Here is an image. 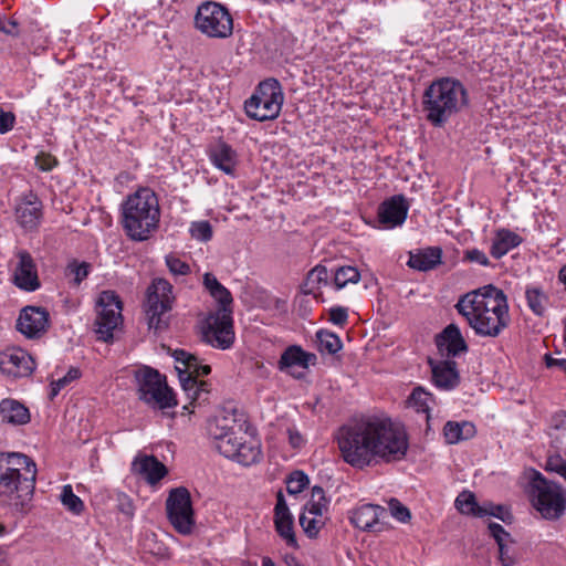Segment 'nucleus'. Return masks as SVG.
Wrapping results in <instances>:
<instances>
[{"label": "nucleus", "mask_w": 566, "mask_h": 566, "mask_svg": "<svg viewBox=\"0 0 566 566\" xmlns=\"http://www.w3.org/2000/svg\"><path fill=\"white\" fill-rule=\"evenodd\" d=\"M336 441L342 459L363 470L374 462H396L407 454L409 442L405 429L389 418L366 416L343 424Z\"/></svg>", "instance_id": "nucleus-1"}, {"label": "nucleus", "mask_w": 566, "mask_h": 566, "mask_svg": "<svg viewBox=\"0 0 566 566\" xmlns=\"http://www.w3.org/2000/svg\"><path fill=\"white\" fill-rule=\"evenodd\" d=\"M455 310L481 337H497L511 323L507 297L493 285L471 291L458 300Z\"/></svg>", "instance_id": "nucleus-2"}, {"label": "nucleus", "mask_w": 566, "mask_h": 566, "mask_svg": "<svg viewBox=\"0 0 566 566\" xmlns=\"http://www.w3.org/2000/svg\"><path fill=\"white\" fill-rule=\"evenodd\" d=\"M36 464L24 453L0 452V496L15 511L24 512L32 501Z\"/></svg>", "instance_id": "nucleus-3"}, {"label": "nucleus", "mask_w": 566, "mask_h": 566, "mask_svg": "<svg viewBox=\"0 0 566 566\" xmlns=\"http://www.w3.org/2000/svg\"><path fill=\"white\" fill-rule=\"evenodd\" d=\"M120 223L126 235L136 242L153 237L160 222V207L156 192L140 187L120 205Z\"/></svg>", "instance_id": "nucleus-4"}, {"label": "nucleus", "mask_w": 566, "mask_h": 566, "mask_svg": "<svg viewBox=\"0 0 566 566\" xmlns=\"http://www.w3.org/2000/svg\"><path fill=\"white\" fill-rule=\"evenodd\" d=\"M468 104V91L462 82L449 76L434 80L422 95L426 118L436 127H442Z\"/></svg>", "instance_id": "nucleus-5"}, {"label": "nucleus", "mask_w": 566, "mask_h": 566, "mask_svg": "<svg viewBox=\"0 0 566 566\" xmlns=\"http://www.w3.org/2000/svg\"><path fill=\"white\" fill-rule=\"evenodd\" d=\"M209 432L213 438L214 448L223 457L245 467L261 460V443L255 437L247 433L238 434L232 429L220 427L218 423L210 424Z\"/></svg>", "instance_id": "nucleus-6"}, {"label": "nucleus", "mask_w": 566, "mask_h": 566, "mask_svg": "<svg viewBox=\"0 0 566 566\" xmlns=\"http://www.w3.org/2000/svg\"><path fill=\"white\" fill-rule=\"evenodd\" d=\"M528 495L533 506L546 520H557L565 512L566 490L558 483L548 481L538 471L533 472Z\"/></svg>", "instance_id": "nucleus-7"}, {"label": "nucleus", "mask_w": 566, "mask_h": 566, "mask_svg": "<svg viewBox=\"0 0 566 566\" xmlns=\"http://www.w3.org/2000/svg\"><path fill=\"white\" fill-rule=\"evenodd\" d=\"M284 102L282 85L275 78L262 81L253 95L245 101L247 115L255 120L265 122L279 117Z\"/></svg>", "instance_id": "nucleus-8"}, {"label": "nucleus", "mask_w": 566, "mask_h": 566, "mask_svg": "<svg viewBox=\"0 0 566 566\" xmlns=\"http://www.w3.org/2000/svg\"><path fill=\"white\" fill-rule=\"evenodd\" d=\"M139 399L154 409L165 410L177 405L166 377L158 370L144 366L135 370Z\"/></svg>", "instance_id": "nucleus-9"}, {"label": "nucleus", "mask_w": 566, "mask_h": 566, "mask_svg": "<svg viewBox=\"0 0 566 566\" xmlns=\"http://www.w3.org/2000/svg\"><path fill=\"white\" fill-rule=\"evenodd\" d=\"M174 287L163 277L154 279L147 289L146 314L148 326L156 332L165 331L169 325V312L175 303Z\"/></svg>", "instance_id": "nucleus-10"}, {"label": "nucleus", "mask_w": 566, "mask_h": 566, "mask_svg": "<svg viewBox=\"0 0 566 566\" xmlns=\"http://www.w3.org/2000/svg\"><path fill=\"white\" fill-rule=\"evenodd\" d=\"M195 25L209 38L227 39L233 32V19L229 10L213 1H206L198 7Z\"/></svg>", "instance_id": "nucleus-11"}, {"label": "nucleus", "mask_w": 566, "mask_h": 566, "mask_svg": "<svg viewBox=\"0 0 566 566\" xmlns=\"http://www.w3.org/2000/svg\"><path fill=\"white\" fill-rule=\"evenodd\" d=\"M97 317L95 332L98 339L109 342L113 333L122 323V301L114 291H103L96 303Z\"/></svg>", "instance_id": "nucleus-12"}, {"label": "nucleus", "mask_w": 566, "mask_h": 566, "mask_svg": "<svg viewBox=\"0 0 566 566\" xmlns=\"http://www.w3.org/2000/svg\"><path fill=\"white\" fill-rule=\"evenodd\" d=\"M167 516L174 528L182 535H189L195 526L190 493L186 488L170 491L166 501Z\"/></svg>", "instance_id": "nucleus-13"}, {"label": "nucleus", "mask_w": 566, "mask_h": 566, "mask_svg": "<svg viewBox=\"0 0 566 566\" xmlns=\"http://www.w3.org/2000/svg\"><path fill=\"white\" fill-rule=\"evenodd\" d=\"M231 311H217L207 319L203 328V340L212 347L227 349L234 340L233 321Z\"/></svg>", "instance_id": "nucleus-14"}, {"label": "nucleus", "mask_w": 566, "mask_h": 566, "mask_svg": "<svg viewBox=\"0 0 566 566\" xmlns=\"http://www.w3.org/2000/svg\"><path fill=\"white\" fill-rule=\"evenodd\" d=\"M14 217L25 231L36 230L43 218V203L38 195L31 190L23 193L17 200Z\"/></svg>", "instance_id": "nucleus-15"}, {"label": "nucleus", "mask_w": 566, "mask_h": 566, "mask_svg": "<svg viewBox=\"0 0 566 566\" xmlns=\"http://www.w3.org/2000/svg\"><path fill=\"white\" fill-rule=\"evenodd\" d=\"M34 368L33 358L21 348L11 347L0 353V371L7 377H28Z\"/></svg>", "instance_id": "nucleus-16"}, {"label": "nucleus", "mask_w": 566, "mask_h": 566, "mask_svg": "<svg viewBox=\"0 0 566 566\" xmlns=\"http://www.w3.org/2000/svg\"><path fill=\"white\" fill-rule=\"evenodd\" d=\"M388 516L385 507L376 504H360L348 512L350 523L365 532H381L384 530L382 520Z\"/></svg>", "instance_id": "nucleus-17"}, {"label": "nucleus", "mask_w": 566, "mask_h": 566, "mask_svg": "<svg viewBox=\"0 0 566 566\" xmlns=\"http://www.w3.org/2000/svg\"><path fill=\"white\" fill-rule=\"evenodd\" d=\"M15 265L13 270L14 284L24 291L33 292L40 287L36 264L32 255L25 250L15 252Z\"/></svg>", "instance_id": "nucleus-18"}, {"label": "nucleus", "mask_w": 566, "mask_h": 566, "mask_svg": "<svg viewBox=\"0 0 566 566\" xmlns=\"http://www.w3.org/2000/svg\"><path fill=\"white\" fill-rule=\"evenodd\" d=\"M49 327V313L36 306L24 307L18 317L17 329L28 338L41 337Z\"/></svg>", "instance_id": "nucleus-19"}, {"label": "nucleus", "mask_w": 566, "mask_h": 566, "mask_svg": "<svg viewBox=\"0 0 566 566\" xmlns=\"http://www.w3.org/2000/svg\"><path fill=\"white\" fill-rule=\"evenodd\" d=\"M409 205L402 195L394 196L378 207V222L384 229H394L401 226L408 214Z\"/></svg>", "instance_id": "nucleus-20"}, {"label": "nucleus", "mask_w": 566, "mask_h": 566, "mask_svg": "<svg viewBox=\"0 0 566 566\" xmlns=\"http://www.w3.org/2000/svg\"><path fill=\"white\" fill-rule=\"evenodd\" d=\"M274 525L275 531L285 541L286 545L296 548L297 541L294 533V520L282 492H279L276 495Z\"/></svg>", "instance_id": "nucleus-21"}, {"label": "nucleus", "mask_w": 566, "mask_h": 566, "mask_svg": "<svg viewBox=\"0 0 566 566\" xmlns=\"http://www.w3.org/2000/svg\"><path fill=\"white\" fill-rule=\"evenodd\" d=\"M432 381L434 386L442 390H453L460 384V375L457 369V363L451 359L436 361L428 360Z\"/></svg>", "instance_id": "nucleus-22"}, {"label": "nucleus", "mask_w": 566, "mask_h": 566, "mask_svg": "<svg viewBox=\"0 0 566 566\" xmlns=\"http://www.w3.org/2000/svg\"><path fill=\"white\" fill-rule=\"evenodd\" d=\"M316 363V355L305 352L301 346L291 345L281 355L277 367L281 371L290 373L293 377L300 378L292 369L294 367L308 368Z\"/></svg>", "instance_id": "nucleus-23"}, {"label": "nucleus", "mask_w": 566, "mask_h": 566, "mask_svg": "<svg viewBox=\"0 0 566 566\" xmlns=\"http://www.w3.org/2000/svg\"><path fill=\"white\" fill-rule=\"evenodd\" d=\"M442 262V249L440 247H427L409 252L408 266L427 272L436 269Z\"/></svg>", "instance_id": "nucleus-24"}, {"label": "nucleus", "mask_w": 566, "mask_h": 566, "mask_svg": "<svg viewBox=\"0 0 566 566\" xmlns=\"http://www.w3.org/2000/svg\"><path fill=\"white\" fill-rule=\"evenodd\" d=\"M209 158L216 168L227 175L234 176L238 166V154L227 143L220 142L209 151Z\"/></svg>", "instance_id": "nucleus-25"}, {"label": "nucleus", "mask_w": 566, "mask_h": 566, "mask_svg": "<svg viewBox=\"0 0 566 566\" xmlns=\"http://www.w3.org/2000/svg\"><path fill=\"white\" fill-rule=\"evenodd\" d=\"M437 345L440 349L444 348L448 357H455L468 352V345L455 324H450L442 331L437 338Z\"/></svg>", "instance_id": "nucleus-26"}, {"label": "nucleus", "mask_w": 566, "mask_h": 566, "mask_svg": "<svg viewBox=\"0 0 566 566\" xmlns=\"http://www.w3.org/2000/svg\"><path fill=\"white\" fill-rule=\"evenodd\" d=\"M0 417L2 422L12 426L27 424L31 419L29 409L20 401L11 398L0 401Z\"/></svg>", "instance_id": "nucleus-27"}, {"label": "nucleus", "mask_w": 566, "mask_h": 566, "mask_svg": "<svg viewBox=\"0 0 566 566\" xmlns=\"http://www.w3.org/2000/svg\"><path fill=\"white\" fill-rule=\"evenodd\" d=\"M172 356L177 363L176 370L178 374L179 370H181L182 375L186 376L187 374H190L192 377L198 379V377L207 376L211 371L209 365H202L198 357L184 349H175Z\"/></svg>", "instance_id": "nucleus-28"}, {"label": "nucleus", "mask_w": 566, "mask_h": 566, "mask_svg": "<svg viewBox=\"0 0 566 566\" xmlns=\"http://www.w3.org/2000/svg\"><path fill=\"white\" fill-rule=\"evenodd\" d=\"M132 470L151 484L157 483L167 474L166 467L153 455L136 459L133 462Z\"/></svg>", "instance_id": "nucleus-29"}, {"label": "nucleus", "mask_w": 566, "mask_h": 566, "mask_svg": "<svg viewBox=\"0 0 566 566\" xmlns=\"http://www.w3.org/2000/svg\"><path fill=\"white\" fill-rule=\"evenodd\" d=\"M179 380L187 398L190 400V405L201 403L207 401L209 394V384L203 380H198L190 374L186 376L179 370Z\"/></svg>", "instance_id": "nucleus-30"}, {"label": "nucleus", "mask_w": 566, "mask_h": 566, "mask_svg": "<svg viewBox=\"0 0 566 566\" xmlns=\"http://www.w3.org/2000/svg\"><path fill=\"white\" fill-rule=\"evenodd\" d=\"M521 243L522 238L517 233L509 229H500L495 233L490 253L493 258L501 259L509 251L518 247Z\"/></svg>", "instance_id": "nucleus-31"}, {"label": "nucleus", "mask_w": 566, "mask_h": 566, "mask_svg": "<svg viewBox=\"0 0 566 566\" xmlns=\"http://www.w3.org/2000/svg\"><path fill=\"white\" fill-rule=\"evenodd\" d=\"M476 433L475 426L469 421H448L443 427V436L449 444L469 440Z\"/></svg>", "instance_id": "nucleus-32"}, {"label": "nucleus", "mask_w": 566, "mask_h": 566, "mask_svg": "<svg viewBox=\"0 0 566 566\" xmlns=\"http://www.w3.org/2000/svg\"><path fill=\"white\" fill-rule=\"evenodd\" d=\"M527 306L537 316H543L546 312L549 297L539 286H527L525 290Z\"/></svg>", "instance_id": "nucleus-33"}, {"label": "nucleus", "mask_w": 566, "mask_h": 566, "mask_svg": "<svg viewBox=\"0 0 566 566\" xmlns=\"http://www.w3.org/2000/svg\"><path fill=\"white\" fill-rule=\"evenodd\" d=\"M455 507L462 513L473 515L476 517H484L485 511L483 510L484 503L479 504L473 493L464 491L455 499Z\"/></svg>", "instance_id": "nucleus-34"}, {"label": "nucleus", "mask_w": 566, "mask_h": 566, "mask_svg": "<svg viewBox=\"0 0 566 566\" xmlns=\"http://www.w3.org/2000/svg\"><path fill=\"white\" fill-rule=\"evenodd\" d=\"M317 348L323 354L334 355L338 353L343 343L338 335L326 329H319L316 333Z\"/></svg>", "instance_id": "nucleus-35"}, {"label": "nucleus", "mask_w": 566, "mask_h": 566, "mask_svg": "<svg viewBox=\"0 0 566 566\" xmlns=\"http://www.w3.org/2000/svg\"><path fill=\"white\" fill-rule=\"evenodd\" d=\"M328 500L325 496L324 489L321 486H314L312 489L311 500L305 505V511L310 515L323 516V513L327 511Z\"/></svg>", "instance_id": "nucleus-36"}, {"label": "nucleus", "mask_w": 566, "mask_h": 566, "mask_svg": "<svg viewBox=\"0 0 566 566\" xmlns=\"http://www.w3.org/2000/svg\"><path fill=\"white\" fill-rule=\"evenodd\" d=\"M64 507L75 515L83 513L85 506L83 501L73 492L71 485H64L60 495Z\"/></svg>", "instance_id": "nucleus-37"}, {"label": "nucleus", "mask_w": 566, "mask_h": 566, "mask_svg": "<svg viewBox=\"0 0 566 566\" xmlns=\"http://www.w3.org/2000/svg\"><path fill=\"white\" fill-rule=\"evenodd\" d=\"M432 401V395L426 391L422 387L415 388L408 399L410 406L415 407L418 412L423 413H428L430 409V402Z\"/></svg>", "instance_id": "nucleus-38"}, {"label": "nucleus", "mask_w": 566, "mask_h": 566, "mask_svg": "<svg viewBox=\"0 0 566 566\" xmlns=\"http://www.w3.org/2000/svg\"><path fill=\"white\" fill-rule=\"evenodd\" d=\"M489 531L491 536L496 541L499 546L500 559L504 566H510L513 564L512 557H504V539L510 536L507 532L503 528V526L499 523H490Z\"/></svg>", "instance_id": "nucleus-39"}, {"label": "nucleus", "mask_w": 566, "mask_h": 566, "mask_svg": "<svg viewBox=\"0 0 566 566\" xmlns=\"http://www.w3.org/2000/svg\"><path fill=\"white\" fill-rule=\"evenodd\" d=\"M360 279L359 271L354 266H340L336 270L334 283L337 290L343 289L348 283H357Z\"/></svg>", "instance_id": "nucleus-40"}, {"label": "nucleus", "mask_w": 566, "mask_h": 566, "mask_svg": "<svg viewBox=\"0 0 566 566\" xmlns=\"http://www.w3.org/2000/svg\"><path fill=\"white\" fill-rule=\"evenodd\" d=\"M327 269L323 265H316L307 273L305 282V293H313L315 289H318L321 283H327Z\"/></svg>", "instance_id": "nucleus-41"}, {"label": "nucleus", "mask_w": 566, "mask_h": 566, "mask_svg": "<svg viewBox=\"0 0 566 566\" xmlns=\"http://www.w3.org/2000/svg\"><path fill=\"white\" fill-rule=\"evenodd\" d=\"M300 525L310 538H314L323 527L324 521L322 520V516L310 515L304 511L300 515Z\"/></svg>", "instance_id": "nucleus-42"}, {"label": "nucleus", "mask_w": 566, "mask_h": 566, "mask_svg": "<svg viewBox=\"0 0 566 566\" xmlns=\"http://www.w3.org/2000/svg\"><path fill=\"white\" fill-rule=\"evenodd\" d=\"M165 263L168 268L171 275L177 276H186L190 274L191 269L190 265L182 261L177 254L169 253L165 256Z\"/></svg>", "instance_id": "nucleus-43"}, {"label": "nucleus", "mask_w": 566, "mask_h": 566, "mask_svg": "<svg viewBox=\"0 0 566 566\" xmlns=\"http://www.w3.org/2000/svg\"><path fill=\"white\" fill-rule=\"evenodd\" d=\"M308 484V476L302 471H294L286 480V491L289 494L296 495L301 493Z\"/></svg>", "instance_id": "nucleus-44"}, {"label": "nucleus", "mask_w": 566, "mask_h": 566, "mask_svg": "<svg viewBox=\"0 0 566 566\" xmlns=\"http://www.w3.org/2000/svg\"><path fill=\"white\" fill-rule=\"evenodd\" d=\"M545 471L553 472L562 476L566 481V460L557 452L547 455Z\"/></svg>", "instance_id": "nucleus-45"}, {"label": "nucleus", "mask_w": 566, "mask_h": 566, "mask_svg": "<svg viewBox=\"0 0 566 566\" xmlns=\"http://www.w3.org/2000/svg\"><path fill=\"white\" fill-rule=\"evenodd\" d=\"M67 271L71 275H73L75 285H80L82 281L88 276L91 271V264L85 261L78 262L76 260H73L67 265Z\"/></svg>", "instance_id": "nucleus-46"}, {"label": "nucleus", "mask_w": 566, "mask_h": 566, "mask_svg": "<svg viewBox=\"0 0 566 566\" xmlns=\"http://www.w3.org/2000/svg\"><path fill=\"white\" fill-rule=\"evenodd\" d=\"M190 233L192 238L207 242L211 240L213 232L209 221H197L191 223Z\"/></svg>", "instance_id": "nucleus-47"}, {"label": "nucleus", "mask_w": 566, "mask_h": 566, "mask_svg": "<svg viewBox=\"0 0 566 566\" xmlns=\"http://www.w3.org/2000/svg\"><path fill=\"white\" fill-rule=\"evenodd\" d=\"M220 305L218 311H231L232 296L230 291L226 286L219 287L210 294Z\"/></svg>", "instance_id": "nucleus-48"}, {"label": "nucleus", "mask_w": 566, "mask_h": 566, "mask_svg": "<svg viewBox=\"0 0 566 566\" xmlns=\"http://www.w3.org/2000/svg\"><path fill=\"white\" fill-rule=\"evenodd\" d=\"M389 510L391 515L399 522L406 523L410 520L411 514L407 506L401 504L398 500L391 499L389 502Z\"/></svg>", "instance_id": "nucleus-49"}, {"label": "nucleus", "mask_w": 566, "mask_h": 566, "mask_svg": "<svg viewBox=\"0 0 566 566\" xmlns=\"http://www.w3.org/2000/svg\"><path fill=\"white\" fill-rule=\"evenodd\" d=\"M117 510L124 514L128 520H132L135 515V506L133 500L125 493H118L117 497Z\"/></svg>", "instance_id": "nucleus-50"}, {"label": "nucleus", "mask_w": 566, "mask_h": 566, "mask_svg": "<svg viewBox=\"0 0 566 566\" xmlns=\"http://www.w3.org/2000/svg\"><path fill=\"white\" fill-rule=\"evenodd\" d=\"M485 516H494L503 522H507L511 518L507 510L502 505H495L491 502H484Z\"/></svg>", "instance_id": "nucleus-51"}, {"label": "nucleus", "mask_w": 566, "mask_h": 566, "mask_svg": "<svg viewBox=\"0 0 566 566\" xmlns=\"http://www.w3.org/2000/svg\"><path fill=\"white\" fill-rule=\"evenodd\" d=\"M35 164L42 171H50L52 170L56 165L57 160L54 156L48 153H40L35 157Z\"/></svg>", "instance_id": "nucleus-52"}, {"label": "nucleus", "mask_w": 566, "mask_h": 566, "mask_svg": "<svg viewBox=\"0 0 566 566\" xmlns=\"http://www.w3.org/2000/svg\"><path fill=\"white\" fill-rule=\"evenodd\" d=\"M348 319V311L342 306H335L329 310V321L338 326H344Z\"/></svg>", "instance_id": "nucleus-53"}, {"label": "nucleus", "mask_w": 566, "mask_h": 566, "mask_svg": "<svg viewBox=\"0 0 566 566\" xmlns=\"http://www.w3.org/2000/svg\"><path fill=\"white\" fill-rule=\"evenodd\" d=\"M15 124V115L0 107V134H7Z\"/></svg>", "instance_id": "nucleus-54"}, {"label": "nucleus", "mask_w": 566, "mask_h": 566, "mask_svg": "<svg viewBox=\"0 0 566 566\" xmlns=\"http://www.w3.org/2000/svg\"><path fill=\"white\" fill-rule=\"evenodd\" d=\"M464 260L475 262L483 266H488L490 264L486 254L479 249L467 250L464 253Z\"/></svg>", "instance_id": "nucleus-55"}, {"label": "nucleus", "mask_w": 566, "mask_h": 566, "mask_svg": "<svg viewBox=\"0 0 566 566\" xmlns=\"http://www.w3.org/2000/svg\"><path fill=\"white\" fill-rule=\"evenodd\" d=\"M0 31L11 36H19L21 33L19 23L14 19L6 20L4 18H0Z\"/></svg>", "instance_id": "nucleus-56"}, {"label": "nucleus", "mask_w": 566, "mask_h": 566, "mask_svg": "<svg viewBox=\"0 0 566 566\" xmlns=\"http://www.w3.org/2000/svg\"><path fill=\"white\" fill-rule=\"evenodd\" d=\"M81 376V371L78 368H75V367H71L69 369V371L66 373L65 376L56 379L55 381L60 385V387H62V389L64 387H66L69 384H71L73 380H76L77 378H80Z\"/></svg>", "instance_id": "nucleus-57"}, {"label": "nucleus", "mask_w": 566, "mask_h": 566, "mask_svg": "<svg viewBox=\"0 0 566 566\" xmlns=\"http://www.w3.org/2000/svg\"><path fill=\"white\" fill-rule=\"evenodd\" d=\"M203 285L210 294L222 286V284L217 280V277L212 273H206L203 275Z\"/></svg>", "instance_id": "nucleus-58"}, {"label": "nucleus", "mask_w": 566, "mask_h": 566, "mask_svg": "<svg viewBox=\"0 0 566 566\" xmlns=\"http://www.w3.org/2000/svg\"><path fill=\"white\" fill-rule=\"evenodd\" d=\"M546 365L547 367H558L563 373L566 374V359L565 358H553L551 356H546Z\"/></svg>", "instance_id": "nucleus-59"}, {"label": "nucleus", "mask_w": 566, "mask_h": 566, "mask_svg": "<svg viewBox=\"0 0 566 566\" xmlns=\"http://www.w3.org/2000/svg\"><path fill=\"white\" fill-rule=\"evenodd\" d=\"M50 387H51L50 399L52 400L59 395V392L62 390V387H60V385L55 380L51 381Z\"/></svg>", "instance_id": "nucleus-60"}, {"label": "nucleus", "mask_w": 566, "mask_h": 566, "mask_svg": "<svg viewBox=\"0 0 566 566\" xmlns=\"http://www.w3.org/2000/svg\"><path fill=\"white\" fill-rule=\"evenodd\" d=\"M559 283L563 284L564 291L566 292V264L560 268L557 274Z\"/></svg>", "instance_id": "nucleus-61"}, {"label": "nucleus", "mask_w": 566, "mask_h": 566, "mask_svg": "<svg viewBox=\"0 0 566 566\" xmlns=\"http://www.w3.org/2000/svg\"><path fill=\"white\" fill-rule=\"evenodd\" d=\"M290 442L293 447H298L302 442V437L298 433L290 432Z\"/></svg>", "instance_id": "nucleus-62"}, {"label": "nucleus", "mask_w": 566, "mask_h": 566, "mask_svg": "<svg viewBox=\"0 0 566 566\" xmlns=\"http://www.w3.org/2000/svg\"><path fill=\"white\" fill-rule=\"evenodd\" d=\"M262 566H274V562L270 557H263Z\"/></svg>", "instance_id": "nucleus-63"}, {"label": "nucleus", "mask_w": 566, "mask_h": 566, "mask_svg": "<svg viewBox=\"0 0 566 566\" xmlns=\"http://www.w3.org/2000/svg\"><path fill=\"white\" fill-rule=\"evenodd\" d=\"M6 532L4 526L0 523V535H3Z\"/></svg>", "instance_id": "nucleus-64"}]
</instances>
